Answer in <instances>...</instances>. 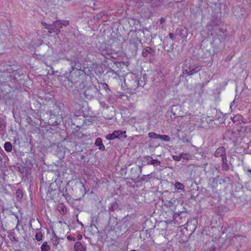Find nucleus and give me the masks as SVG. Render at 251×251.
Instances as JSON below:
<instances>
[{
    "instance_id": "bf43d9fd",
    "label": "nucleus",
    "mask_w": 251,
    "mask_h": 251,
    "mask_svg": "<svg viewBox=\"0 0 251 251\" xmlns=\"http://www.w3.org/2000/svg\"><path fill=\"white\" fill-rule=\"evenodd\" d=\"M12 215H14V216H15V215H16V214H15V213H13V212H12Z\"/></svg>"
},
{
    "instance_id": "4be33fe9",
    "label": "nucleus",
    "mask_w": 251,
    "mask_h": 251,
    "mask_svg": "<svg viewBox=\"0 0 251 251\" xmlns=\"http://www.w3.org/2000/svg\"><path fill=\"white\" fill-rule=\"evenodd\" d=\"M223 163L222 164V168L224 171H228L229 169L228 164L227 163L226 158H225L224 159H222Z\"/></svg>"
},
{
    "instance_id": "a19ab883",
    "label": "nucleus",
    "mask_w": 251,
    "mask_h": 251,
    "mask_svg": "<svg viewBox=\"0 0 251 251\" xmlns=\"http://www.w3.org/2000/svg\"><path fill=\"white\" fill-rule=\"evenodd\" d=\"M173 158L174 160H176V161H179L181 159V157H180V155H179V156H177V155H174L173 156Z\"/></svg>"
},
{
    "instance_id": "37998d69",
    "label": "nucleus",
    "mask_w": 251,
    "mask_h": 251,
    "mask_svg": "<svg viewBox=\"0 0 251 251\" xmlns=\"http://www.w3.org/2000/svg\"><path fill=\"white\" fill-rule=\"evenodd\" d=\"M67 238L70 241H75V238L72 236L71 235H68Z\"/></svg>"
},
{
    "instance_id": "bb28decb",
    "label": "nucleus",
    "mask_w": 251,
    "mask_h": 251,
    "mask_svg": "<svg viewBox=\"0 0 251 251\" xmlns=\"http://www.w3.org/2000/svg\"><path fill=\"white\" fill-rule=\"evenodd\" d=\"M159 139L165 142H169L171 140V138L167 135L159 134Z\"/></svg>"
},
{
    "instance_id": "f3484780",
    "label": "nucleus",
    "mask_w": 251,
    "mask_h": 251,
    "mask_svg": "<svg viewBox=\"0 0 251 251\" xmlns=\"http://www.w3.org/2000/svg\"><path fill=\"white\" fill-rule=\"evenodd\" d=\"M212 29L215 30L216 32L212 33L211 34L212 36H214L215 34L217 35L218 36H222V34L224 33V30L218 26H214Z\"/></svg>"
},
{
    "instance_id": "2eb2a0df",
    "label": "nucleus",
    "mask_w": 251,
    "mask_h": 251,
    "mask_svg": "<svg viewBox=\"0 0 251 251\" xmlns=\"http://www.w3.org/2000/svg\"><path fill=\"white\" fill-rule=\"evenodd\" d=\"M75 251H86V246L79 241L76 242L74 245Z\"/></svg>"
},
{
    "instance_id": "5fc2aeb1",
    "label": "nucleus",
    "mask_w": 251,
    "mask_h": 251,
    "mask_svg": "<svg viewBox=\"0 0 251 251\" xmlns=\"http://www.w3.org/2000/svg\"><path fill=\"white\" fill-rule=\"evenodd\" d=\"M15 216L16 218L17 219L18 221H19L18 215L16 214V215H15Z\"/></svg>"
},
{
    "instance_id": "c9c22d12",
    "label": "nucleus",
    "mask_w": 251,
    "mask_h": 251,
    "mask_svg": "<svg viewBox=\"0 0 251 251\" xmlns=\"http://www.w3.org/2000/svg\"><path fill=\"white\" fill-rule=\"evenodd\" d=\"M190 154L188 153H181L180 154V157L181 158H183L184 159H189L190 158Z\"/></svg>"
},
{
    "instance_id": "f03ea898",
    "label": "nucleus",
    "mask_w": 251,
    "mask_h": 251,
    "mask_svg": "<svg viewBox=\"0 0 251 251\" xmlns=\"http://www.w3.org/2000/svg\"><path fill=\"white\" fill-rule=\"evenodd\" d=\"M124 83L130 90H135L139 85V80L136 76L132 74L127 75L124 80Z\"/></svg>"
},
{
    "instance_id": "13d9d810",
    "label": "nucleus",
    "mask_w": 251,
    "mask_h": 251,
    "mask_svg": "<svg viewBox=\"0 0 251 251\" xmlns=\"http://www.w3.org/2000/svg\"><path fill=\"white\" fill-rule=\"evenodd\" d=\"M15 251H21V250H15Z\"/></svg>"
},
{
    "instance_id": "5701e85b",
    "label": "nucleus",
    "mask_w": 251,
    "mask_h": 251,
    "mask_svg": "<svg viewBox=\"0 0 251 251\" xmlns=\"http://www.w3.org/2000/svg\"><path fill=\"white\" fill-rule=\"evenodd\" d=\"M4 148L6 151L11 152L12 150V145L9 142H6L4 145Z\"/></svg>"
},
{
    "instance_id": "a878e982",
    "label": "nucleus",
    "mask_w": 251,
    "mask_h": 251,
    "mask_svg": "<svg viewBox=\"0 0 251 251\" xmlns=\"http://www.w3.org/2000/svg\"><path fill=\"white\" fill-rule=\"evenodd\" d=\"M212 182L214 183H216V184H217L218 182H219L220 184H221L222 182L223 183H224L226 182V181L225 180H224L223 179H220L219 176H218L216 177L212 178Z\"/></svg>"
},
{
    "instance_id": "58836bf2",
    "label": "nucleus",
    "mask_w": 251,
    "mask_h": 251,
    "mask_svg": "<svg viewBox=\"0 0 251 251\" xmlns=\"http://www.w3.org/2000/svg\"><path fill=\"white\" fill-rule=\"evenodd\" d=\"M115 207H117L116 203H113L111 204V207L109 208V211H114Z\"/></svg>"
},
{
    "instance_id": "6e6d98bb",
    "label": "nucleus",
    "mask_w": 251,
    "mask_h": 251,
    "mask_svg": "<svg viewBox=\"0 0 251 251\" xmlns=\"http://www.w3.org/2000/svg\"><path fill=\"white\" fill-rule=\"evenodd\" d=\"M57 73H58V72H57V71H56V72H54V73H53V74L54 75H56V74H57Z\"/></svg>"
},
{
    "instance_id": "338daca9",
    "label": "nucleus",
    "mask_w": 251,
    "mask_h": 251,
    "mask_svg": "<svg viewBox=\"0 0 251 251\" xmlns=\"http://www.w3.org/2000/svg\"><path fill=\"white\" fill-rule=\"evenodd\" d=\"M32 226V224H30V226Z\"/></svg>"
},
{
    "instance_id": "680f3d73",
    "label": "nucleus",
    "mask_w": 251,
    "mask_h": 251,
    "mask_svg": "<svg viewBox=\"0 0 251 251\" xmlns=\"http://www.w3.org/2000/svg\"><path fill=\"white\" fill-rule=\"evenodd\" d=\"M220 122H221L222 123H223V122H224V121H223V120H220Z\"/></svg>"
},
{
    "instance_id": "f704fd0d",
    "label": "nucleus",
    "mask_w": 251,
    "mask_h": 251,
    "mask_svg": "<svg viewBox=\"0 0 251 251\" xmlns=\"http://www.w3.org/2000/svg\"><path fill=\"white\" fill-rule=\"evenodd\" d=\"M165 205L167 206L168 207H169L171 208V209H173L174 208H175V205L172 201H169L165 203Z\"/></svg>"
},
{
    "instance_id": "49530a36",
    "label": "nucleus",
    "mask_w": 251,
    "mask_h": 251,
    "mask_svg": "<svg viewBox=\"0 0 251 251\" xmlns=\"http://www.w3.org/2000/svg\"><path fill=\"white\" fill-rule=\"evenodd\" d=\"M165 19L164 18L162 17L160 19V24L164 23L165 22Z\"/></svg>"
},
{
    "instance_id": "4c0bfd02",
    "label": "nucleus",
    "mask_w": 251,
    "mask_h": 251,
    "mask_svg": "<svg viewBox=\"0 0 251 251\" xmlns=\"http://www.w3.org/2000/svg\"><path fill=\"white\" fill-rule=\"evenodd\" d=\"M5 123L3 121H0V131H2L5 128Z\"/></svg>"
},
{
    "instance_id": "8fccbe9b",
    "label": "nucleus",
    "mask_w": 251,
    "mask_h": 251,
    "mask_svg": "<svg viewBox=\"0 0 251 251\" xmlns=\"http://www.w3.org/2000/svg\"><path fill=\"white\" fill-rule=\"evenodd\" d=\"M191 224V223H190L188 221H187V222L186 223V224H185L184 225H186L187 226V227H186L185 228H187V227L189 226V225Z\"/></svg>"
},
{
    "instance_id": "69168bd1",
    "label": "nucleus",
    "mask_w": 251,
    "mask_h": 251,
    "mask_svg": "<svg viewBox=\"0 0 251 251\" xmlns=\"http://www.w3.org/2000/svg\"><path fill=\"white\" fill-rule=\"evenodd\" d=\"M50 191V189H49L48 192H49Z\"/></svg>"
},
{
    "instance_id": "e2e57ef3",
    "label": "nucleus",
    "mask_w": 251,
    "mask_h": 251,
    "mask_svg": "<svg viewBox=\"0 0 251 251\" xmlns=\"http://www.w3.org/2000/svg\"><path fill=\"white\" fill-rule=\"evenodd\" d=\"M195 229H196L195 227L194 228V230L193 231H194Z\"/></svg>"
},
{
    "instance_id": "c03bdc74",
    "label": "nucleus",
    "mask_w": 251,
    "mask_h": 251,
    "mask_svg": "<svg viewBox=\"0 0 251 251\" xmlns=\"http://www.w3.org/2000/svg\"><path fill=\"white\" fill-rule=\"evenodd\" d=\"M5 36L3 35L2 37L0 38V45L4 42V40L5 39Z\"/></svg>"
},
{
    "instance_id": "603ef678",
    "label": "nucleus",
    "mask_w": 251,
    "mask_h": 251,
    "mask_svg": "<svg viewBox=\"0 0 251 251\" xmlns=\"http://www.w3.org/2000/svg\"><path fill=\"white\" fill-rule=\"evenodd\" d=\"M234 100H233L231 103H230V107L231 108L233 105L234 104Z\"/></svg>"
},
{
    "instance_id": "7c9ffc66",
    "label": "nucleus",
    "mask_w": 251,
    "mask_h": 251,
    "mask_svg": "<svg viewBox=\"0 0 251 251\" xmlns=\"http://www.w3.org/2000/svg\"><path fill=\"white\" fill-rule=\"evenodd\" d=\"M175 187L176 189H177L178 190H182L184 189V185L179 182H176L175 184Z\"/></svg>"
},
{
    "instance_id": "de8ad7c7",
    "label": "nucleus",
    "mask_w": 251,
    "mask_h": 251,
    "mask_svg": "<svg viewBox=\"0 0 251 251\" xmlns=\"http://www.w3.org/2000/svg\"><path fill=\"white\" fill-rule=\"evenodd\" d=\"M64 195L66 197V199H68V198L69 199H71V196H70V195L68 193H66Z\"/></svg>"
},
{
    "instance_id": "412c9836",
    "label": "nucleus",
    "mask_w": 251,
    "mask_h": 251,
    "mask_svg": "<svg viewBox=\"0 0 251 251\" xmlns=\"http://www.w3.org/2000/svg\"><path fill=\"white\" fill-rule=\"evenodd\" d=\"M59 238H58L55 234H54V236L51 239V242L55 249L57 248V246L59 243Z\"/></svg>"
},
{
    "instance_id": "a211bd4d",
    "label": "nucleus",
    "mask_w": 251,
    "mask_h": 251,
    "mask_svg": "<svg viewBox=\"0 0 251 251\" xmlns=\"http://www.w3.org/2000/svg\"><path fill=\"white\" fill-rule=\"evenodd\" d=\"M145 164H142V165L141 166H139V173H135V172H136V170H137V167H135V168H131L130 171H131V175L134 177H136V178H138L139 177V176H140V174L142 172V168L143 167V165H144Z\"/></svg>"
},
{
    "instance_id": "79ce46f5",
    "label": "nucleus",
    "mask_w": 251,
    "mask_h": 251,
    "mask_svg": "<svg viewBox=\"0 0 251 251\" xmlns=\"http://www.w3.org/2000/svg\"><path fill=\"white\" fill-rule=\"evenodd\" d=\"M169 37L170 38V39L171 40H172L173 41L175 40L176 39L175 36L174 35L173 33H170L169 34Z\"/></svg>"
},
{
    "instance_id": "864d4df0",
    "label": "nucleus",
    "mask_w": 251,
    "mask_h": 251,
    "mask_svg": "<svg viewBox=\"0 0 251 251\" xmlns=\"http://www.w3.org/2000/svg\"><path fill=\"white\" fill-rule=\"evenodd\" d=\"M2 161V153L1 151H0V161Z\"/></svg>"
},
{
    "instance_id": "0eeeda50",
    "label": "nucleus",
    "mask_w": 251,
    "mask_h": 251,
    "mask_svg": "<svg viewBox=\"0 0 251 251\" xmlns=\"http://www.w3.org/2000/svg\"><path fill=\"white\" fill-rule=\"evenodd\" d=\"M171 112L174 116L173 117L172 115H171L172 119L176 118L177 120L180 117H183V112L182 110L181 106L179 105H174L172 106Z\"/></svg>"
},
{
    "instance_id": "f257e3e1",
    "label": "nucleus",
    "mask_w": 251,
    "mask_h": 251,
    "mask_svg": "<svg viewBox=\"0 0 251 251\" xmlns=\"http://www.w3.org/2000/svg\"><path fill=\"white\" fill-rule=\"evenodd\" d=\"M3 67V69H0V71L2 72H7V73L13 75H17L21 73V67L15 64L13 62H8V63H2L0 67Z\"/></svg>"
},
{
    "instance_id": "c85d7f7f",
    "label": "nucleus",
    "mask_w": 251,
    "mask_h": 251,
    "mask_svg": "<svg viewBox=\"0 0 251 251\" xmlns=\"http://www.w3.org/2000/svg\"><path fill=\"white\" fill-rule=\"evenodd\" d=\"M16 195L17 200H21L23 196V192L22 190L19 189L16 191Z\"/></svg>"
},
{
    "instance_id": "1a4fd4ad",
    "label": "nucleus",
    "mask_w": 251,
    "mask_h": 251,
    "mask_svg": "<svg viewBox=\"0 0 251 251\" xmlns=\"http://www.w3.org/2000/svg\"><path fill=\"white\" fill-rule=\"evenodd\" d=\"M186 216L187 214L185 212H176L173 215V220L175 223L182 226V224L186 221Z\"/></svg>"
},
{
    "instance_id": "72a5a7b5",
    "label": "nucleus",
    "mask_w": 251,
    "mask_h": 251,
    "mask_svg": "<svg viewBox=\"0 0 251 251\" xmlns=\"http://www.w3.org/2000/svg\"><path fill=\"white\" fill-rule=\"evenodd\" d=\"M42 25L44 26L45 28L48 29L50 33V29L51 28L52 24H47L45 22H42Z\"/></svg>"
},
{
    "instance_id": "6ab92c4d",
    "label": "nucleus",
    "mask_w": 251,
    "mask_h": 251,
    "mask_svg": "<svg viewBox=\"0 0 251 251\" xmlns=\"http://www.w3.org/2000/svg\"><path fill=\"white\" fill-rule=\"evenodd\" d=\"M95 144L96 146L99 147V150L100 151H104L105 148L102 142V139L100 138H98L96 139Z\"/></svg>"
},
{
    "instance_id": "cd10ccee",
    "label": "nucleus",
    "mask_w": 251,
    "mask_h": 251,
    "mask_svg": "<svg viewBox=\"0 0 251 251\" xmlns=\"http://www.w3.org/2000/svg\"><path fill=\"white\" fill-rule=\"evenodd\" d=\"M105 15L104 12H100V13L97 14L96 15L94 16V19L96 20H99L102 19L103 17Z\"/></svg>"
},
{
    "instance_id": "423d86ee",
    "label": "nucleus",
    "mask_w": 251,
    "mask_h": 251,
    "mask_svg": "<svg viewBox=\"0 0 251 251\" xmlns=\"http://www.w3.org/2000/svg\"><path fill=\"white\" fill-rule=\"evenodd\" d=\"M70 112L71 116L77 117L82 113L81 105L75 100L72 102L71 106L70 107Z\"/></svg>"
},
{
    "instance_id": "ddd939ff",
    "label": "nucleus",
    "mask_w": 251,
    "mask_h": 251,
    "mask_svg": "<svg viewBox=\"0 0 251 251\" xmlns=\"http://www.w3.org/2000/svg\"><path fill=\"white\" fill-rule=\"evenodd\" d=\"M214 155L216 157H221L222 159L226 158L225 148L223 147H220L218 148L214 153Z\"/></svg>"
},
{
    "instance_id": "f8f14e48",
    "label": "nucleus",
    "mask_w": 251,
    "mask_h": 251,
    "mask_svg": "<svg viewBox=\"0 0 251 251\" xmlns=\"http://www.w3.org/2000/svg\"><path fill=\"white\" fill-rule=\"evenodd\" d=\"M97 93V89L94 87H91L84 91V95L86 98L88 100H91L95 96Z\"/></svg>"
},
{
    "instance_id": "9d476101",
    "label": "nucleus",
    "mask_w": 251,
    "mask_h": 251,
    "mask_svg": "<svg viewBox=\"0 0 251 251\" xmlns=\"http://www.w3.org/2000/svg\"><path fill=\"white\" fill-rule=\"evenodd\" d=\"M105 45H102L100 49V54L107 59L115 58L114 54L112 53L110 50L105 49Z\"/></svg>"
},
{
    "instance_id": "a18cd8bd",
    "label": "nucleus",
    "mask_w": 251,
    "mask_h": 251,
    "mask_svg": "<svg viewBox=\"0 0 251 251\" xmlns=\"http://www.w3.org/2000/svg\"><path fill=\"white\" fill-rule=\"evenodd\" d=\"M82 235L80 234H78L77 236V240L78 241H80L82 239Z\"/></svg>"
},
{
    "instance_id": "4d7b16f0",
    "label": "nucleus",
    "mask_w": 251,
    "mask_h": 251,
    "mask_svg": "<svg viewBox=\"0 0 251 251\" xmlns=\"http://www.w3.org/2000/svg\"><path fill=\"white\" fill-rule=\"evenodd\" d=\"M248 172L251 173V169L248 170Z\"/></svg>"
},
{
    "instance_id": "dca6fc26",
    "label": "nucleus",
    "mask_w": 251,
    "mask_h": 251,
    "mask_svg": "<svg viewBox=\"0 0 251 251\" xmlns=\"http://www.w3.org/2000/svg\"><path fill=\"white\" fill-rule=\"evenodd\" d=\"M154 52L153 49L150 47H147L143 50L142 54L144 57H146L149 54L153 55Z\"/></svg>"
},
{
    "instance_id": "9b49d317",
    "label": "nucleus",
    "mask_w": 251,
    "mask_h": 251,
    "mask_svg": "<svg viewBox=\"0 0 251 251\" xmlns=\"http://www.w3.org/2000/svg\"><path fill=\"white\" fill-rule=\"evenodd\" d=\"M142 161L147 164L152 165L154 166L160 165V161L157 159H154L151 156L147 155L143 157Z\"/></svg>"
},
{
    "instance_id": "6e6552de",
    "label": "nucleus",
    "mask_w": 251,
    "mask_h": 251,
    "mask_svg": "<svg viewBox=\"0 0 251 251\" xmlns=\"http://www.w3.org/2000/svg\"><path fill=\"white\" fill-rule=\"evenodd\" d=\"M126 131H122L120 130H115L112 133L107 135L106 138L109 140H114L116 138H126Z\"/></svg>"
},
{
    "instance_id": "2f4dec72",
    "label": "nucleus",
    "mask_w": 251,
    "mask_h": 251,
    "mask_svg": "<svg viewBox=\"0 0 251 251\" xmlns=\"http://www.w3.org/2000/svg\"><path fill=\"white\" fill-rule=\"evenodd\" d=\"M43 238V234L41 231H38L35 234V239L37 241H41Z\"/></svg>"
},
{
    "instance_id": "09e8293b",
    "label": "nucleus",
    "mask_w": 251,
    "mask_h": 251,
    "mask_svg": "<svg viewBox=\"0 0 251 251\" xmlns=\"http://www.w3.org/2000/svg\"><path fill=\"white\" fill-rule=\"evenodd\" d=\"M19 221H18V223H17V224L15 227V229H17V230H20V228L19 227Z\"/></svg>"
},
{
    "instance_id": "052dcab7",
    "label": "nucleus",
    "mask_w": 251,
    "mask_h": 251,
    "mask_svg": "<svg viewBox=\"0 0 251 251\" xmlns=\"http://www.w3.org/2000/svg\"><path fill=\"white\" fill-rule=\"evenodd\" d=\"M177 130L178 131H181V129H177Z\"/></svg>"
},
{
    "instance_id": "20e7f679",
    "label": "nucleus",
    "mask_w": 251,
    "mask_h": 251,
    "mask_svg": "<svg viewBox=\"0 0 251 251\" xmlns=\"http://www.w3.org/2000/svg\"><path fill=\"white\" fill-rule=\"evenodd\" d=\"M182 68V73L184 75H192L197 73L201 70V67L197 65H190L185 62Z\"/></svg>"
},
{
    "instance_id": "393cba45",
    "label": "nucleus",
    "mask_w": 251,
    "mask_h": 251,
    "mask_svg": "<svg viewBox=\"0 0 251 251\" xmlns=\"http://www.w3.org/2000/svg\"><path fill=\"white\" fill-rule=\"evenodd\" d=\"M50 250V247L48 245L47 242H44L41 247V251H49Z\"/></svg>"
},
{
    "instance_id": "473e14b6",
    "label": "nucleus",
    "mask_w": 251,
    "mask_h": 251,
    "mask_svg": "<svg viewBox=\"0 0 251 251\" xmlns=\"http://www.w3.org/2000/svg\"><path fill=\"white\" fill-rule=\"evenodd\" d=\"M184 31V29H177L176 30V34L178 35L181 38H184L185 37V35L183 34Z\"/></svg>"
},
{
    "instance_id": "4468645a",
    "label": "nucleus",
    "mask_w": 251,
    "mask_h": 251,
    "mask_svg": "<svg viewBox=\"0 0 251 251\" xmlns=\"http://www.w3.org/2000/svg\"><path fill=\"white\" fill-rule=\"evenodd\" d=\"M191 115H185V116L183 115V117H180L177 120L178 122H181L180 127H183L186 124H188L190 122Z\"/></svg>"
},
{
    "instance_id": "39448f33",
    "label": "nucleus",
    "mask_w": 251,
    "mask_h": 251,
    "mask_svg": "<svg viewBox=\"0 0 251 251\" xmlns=\"http://www.w3.org/2000/svg\"><path fill=\"white\" fill-rule=\"evenodd\" d=\"M65 59H66L67 61H69L70 65L71 66V68L68 71H61V73H62V75H58V77H65L66 78L68 81H72L73 80V76L72 73V72L75 70V67L76 66V62L73 60L69 59L67 57L65 58ZM62 71V69L61 70Z\"/></svg>"
},
{
    "instance_id": "aec40b11",
    "label": "nucleus",
    "mask_w": 251,
    "mask_h": 251,
    "mask_svg": "<svg viewBox=\"0 0 251 251\" xmlns=\"http://www.w3.org/2000/svg\"><path fill=\"white\" fill-rule=\"evenodd\" d=\"M14 229H12L8 232V237L11 241H18V240L17 239L16 237L15 233L14 232Z\"/></svg>"
},
{
    "instance_id": "7ed1b4c3",
    "label": "nucleus",
    "mask_w": 251,
    "mask_h": 251,
    "mask_svg": "<svg viewBox=\"0 0 251 251\" xmlns=\"http://www.w3.org/2000/svg\"><path fill=\"white\" fill-rule=\"evenodd\" d=\"M69 24V22L67 20H56L52 24L51 28L50 29V33H54L57 35L60 34V29L63 26H67Z\"/></svg>"
},
{
    "instance_id": "3c124183",
    "label": "nucleus",
    "mask_w": 251,
    "mask_h": 251,
    "mask_svg": "<svg viewBox=\"0 0 251 251\" xmlns=\"http://www.w3.org/2000/svg\"><path fill=\"white\" fill-rule=\"evenodd\" d=\"M246 1V3L249 4H250L251 6V0H245Z\"/></svg>"
},
{
    "instance_id": "c756f323",
    "label": "nucleus",
    "mask_w": 251,
    "mask_h": 251,
    "mask_svg": "<svg viewBox=\"0 0 251 251\" xmlns=\"http://www.w3.org/2000/svg\"><path fill=\"white\" fill-rule=\"evenodd\" d=\"M148 136L151 138L159 139V134H157L153 132H151L148 134Z\"/></svg>"
},
{
    "instance_id": "0e129e2a",
    "label": "nucleus",
    "mask_w": 251,
    "mask_h": 251,
    "mask_svg": "<svg viewBox=\"0 0 251 251\" xmlns=\"http://www.w3.org/2000/svg\"><path fill=\"white\" fill-rule=\"evenodd\" d=\"M61 116L62 117V118H63V116L62 114H61Z\"/></svg>"
},
{
    "instance_id": "e433bc0d",
    "label": "nucleus",
    "mask_w": 251,
    "mask_h": 251,
    "mask_svg": "<svg viewBox=\"0 0 251 251\" xmlns=\"http://www.w3.org/2000/svg\"><path fill=\"white\" fill-rule=\"evenodd\" d=\"M181 141L183 143H190V141L189 140L188 138L187 137V136L185 134L184 136H182L181 138Z\"/></svg>"
},
{
    "instance_id": "b1692460",
    "label": "nucleus",
    "mask_w": 251,
    "mask_h": 251,
    "mask_svg": "<svg viewBox=\"0 0 251 251\" xmlns=\"http://www.w3.org/2000/svg\"><path fill=\"white\" fill-rule=\"evenodd\" d=\"M243 118V116L240 114H237L235 115L234 117H231V119L232 120V122L234 123L242 121Z\"/></svg>"
},
{
    "instance_id": "ea45409f",
    "label": "nucleus",
    "mask_w": 251,
    "mask_h": 251,
    "mask_svg": "<svg viewBox=\"0 0 251 251\" xmlns=\"http://www.w3.org/2000/svg\"><path fill=\"white\" fill-rule=\"evenodd\" d=\"M150 176V175H144L142 178H141V180L142 181H148V179H149V176Z\"/></svg>"
}]
</instances>
